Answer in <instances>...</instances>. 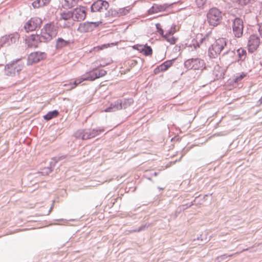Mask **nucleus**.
Masks as SVG:
<instances>
[{"instance_id": "obj_22", "label": "nucleus", "mask_w": 262, "mask_h": 262, "mask_svg": "<svg viewBox=\"0 0 262 262\" xmlns=\"http://www.w3.org/2000/svg\"><path fill=\"white\" fill-rule=\"evenodd\" d=\"M59 113L57 111L55 110L53 111L49 112L46 115L43 116V118L49 121L52 119L53 118L56 117L58 116Z\"/></svg>"}, {"instance_id": "obj_24", "label": "nucleus", "mask_w": 262, "mask_h": 262, "mask_svg": "<svg viewBox=\"0 0 262 262\" xmlns=\"http://www.w3.org/2000/svg\"><path fill=\"white\" fill-rule=\"evenodd\" d=\"M237 52L239 60H244L246 58L247 52L245 49L240 48L237 50Z\"/></svg>"}, {"instance_id": "obj_37", "label": "nucleus", "mask_w": 262, "mask_h": 262, "mask_svg": "<svg viewBox=\"0 0 262 262\" xmlns=\"http://www.w3.org/2000/svg\"><path fill=\"white\" fill-rule=\"evenodd\" d=\"M74 83V86H72L71 88H70V90H72L73 89H74L75 88H76L79 84L78 83H77V81H76V80H75V81L73 82Z\"/></svg>"}, {"instance_id": "obj_2", "label": "nucleus", "mask_w": 262, "mask_h": 262, "mask_svg": "<svg viewBox=\"0 0 262 262\" xmlns=\"http://www.w3.org/2000/svg\"><path fill=\"white\" fill-rule=\"evenodd\" d=\"M226 44L225 38H220L215 40L209 48V56L211 58L217 57L226 46Z\"/></svg>"}, {"instance_id": "obj_31", "label": "nucleus", "mask_w": 262, "mask_h": 262, "mask_svg": "<svg viewBox=\"0 0 262 262\" xmlns=\"http://www.w3.org/2000/svg\"><path fill=\"white\" fill-rule=\"evenodd\" d=\"M156 28L158 33L163 37L164 35V30L161 28V25L160 24H157L156 25Z\"/></svg>"}, {"instance_id": "obj_11", "label": "nucleus", "mask_w": 262, "mask_h": 262, "mask_svg": "<svg viewBox=\"0 0 262 262\" xmlns=\"http://www.w3.org/2000/svg\"><path fill=\"white\" fill-rule=\"evenodd\" d=\"M109 7L107 2L102 0H98L94 3L91 6L92 12H103L106 10Z\"/></svg>"}, {"instance_id": "obj_30", "label": "nucleus", "mask_w": 262, "mask_h": 262, "mask_svg": "<svg viewBox=\"0 0 262 262\" xmlns=\"http://www.w3.org/2000/svg\"><path fill=\"white\" fill-rule=\"evenodd\" d=\"M145 45H136L133 47V49L139 51L140 52L142 53L143 49L145 48Z\"/></svg>"}, {"instance_id": "obj_13", "label": "nucleus", "mask_w": 262, "mask_h": 262, "mask_svg": "<svg viewBox=\"0 0 262 262\" xmlns=\"http://www.w3.org/2000/svg\"><path fill=\"white\" fill-rule=\"evenodd\" d=\"M25 41L29 47L37 48L41 40L39 35L32 34L26 38Z\"/></svg>"}, {"instance_id": "obj_36", "label": "nucleus", "mask_w": 262, "mask_h": 262, "mask_svg": "<svg viewBox=\"0 0 262 262\" xmlns=\"http://www.w3.org/2000/svg\"><path fill=\"white\" fill-rule=\"evenodd\" d=\"M74 83V86H72L71 88H70V90H72L73 89H74L75 88H76L79 84L78 83H77V81H76V80H75V81L73 82Z\"/></svg>"}, {"instance_id": "obj_28", "label": "nucleus", "mask_w": 262, "mask_h": 262, "mask_svg": "<svg viewBox=\"0 0 262 262\" xmlns=\"http://www.w3.org/2000/svg\"><path fill=\"white\" fill-rule=\"evenodd\" d=\"M130 10L131 8L129 7L121 8L119 10V13L121 15H126L130 12Z\"/></svg>"}, {"instance_id": "obj_16", "label": "nucleus", "mask_w": 262, "mask_h": 262, "mask_svg": "<svg viewBox=\"0 0 262 262\" xmlns=\"http://www.w3.org/2000/svg\"><path fill=\"white\" fill-rule=\"evenodd\" d=\"M172 64L173 62L172 60H167L156 68L154 70V73L157 75L161 72H165L171 67Z\"/></svg>"}, {"instance_id": "obj_8", "label": "nucleus", "mask_w": 262, "mask_h": 262, "mask_svg": "<svg viewBox=\"0 0 262 262\" xmlns=\"http://www.w3.org/2000/svg\"><path fill=\"white\" fill-rule=\"evenodd\" d=\"M179 30V28L176 25L171 26L170 29L163 36V38L171 45H175L178 40V38L174 36L173 34Z\"/></svg>"}, {"instance_id": "obj_21", "label": "nucleus", "mask_w": 262, "mask_h": 262, "mask_svg": "<svg viewBox=\"0 0 262 262\" xmlns=\"http://www.w3.org/2000/svg\"><path fill=\"white\" fill-rule=\"evenodd\" d=\"M71 43V42L69 40H65L62 38H59L56 41V47L58 49H61L70 45Z\"/></svg>"}, {"instance_id": "obj_38", "label": "nucleus", "mask_w": 262, "mask_h": 262, "mask_svg": "<svg viewBox=\"0 0 262 262\" xmlns=\"http://www.w3.org/2000/svg\"><path fill=\"white\" fill-rule=\"evenodd\" d=\"M69 85L71 86V88L72 86H74V83H66V84H64V86H67Z\"/></svg>"}, {"instance_id": "obj_35", "label": "nucleus", "mask_w": 262, "mask_h": 262, "mask_svg": "<svg viewBox=\"0 0 262 262\" xmlns=\"http://www.w3.org/2000/svg\"><path fill=\"white\" fill-rule=\"evenodd\" d=\"M258 32L259 33L260 35L262 38V24L259 25Z\"/></svg>"}, {"instance_id": "obj_5", "label": "nucleus", "mask_w": 262, "mask_h": 262, "mask_svg": "<svg viewBox=\"0 0 262 262\" xmlns=\"http://www.w3.org/2000/svg\"><path fill=\"white\" fill-rule=\"evenodd\" d=\"M42 23V19L38 17L31 18L25 25L24 29L26 32L33 31L39 28Z\"/></svg>"}, {"instance_id": "obj_15", "label": "nucleus", "mask_w": 262, "mask_h": 262, "mask_svg": "<svg viewBox=\"0 0 262 262\" xmlns=\"http://www.w3.org/2000/svg\"><path fill=\"white\" fill-rule=\"evenodd\" d=\"M169 6L170 5L167 4H154L152 7L149 9L148 13L150 14H152L163 12L166 11Z\"/></svg>"}, {"instance_id": "obj_1", "label": "nucleus", "mask_w": 262, "mask_h": 262, "mask_svg": "<svg viewBox=\"0 0 262 262\" xmlns=\"http://www.w3.org/2000/svg\"><path fill=\"white\" fill-rule=\"evenodd\" d=\"M222 19V12L219 9L212 8L209 10L207 14V20L210 26H218L221 23Z\"/></svg>"}, {"instance_id": "obj_34", "label": "nucleus", "mask_w": 262, "mask_h": 262, "mask_svg": "<svg viewBox=\"0 0 262 262\" xmlns=\"http://www.w3.org/2000/svg\"><path fill=\"white\" fill-rule=\"evenodd\" d=\"M76 80L77 81V83H78V84H79L82 82H83V81H85L86 80L85 79V77H84V78H78V79H76Z\"/></svg>"}, {"instance_id": "obj_12", "label": "nucleus", "mask_w": 262, "mask_h": 262, "mask_svg": "<svg viewBox=\"0 0 262 262\" xmlns=\"http://www.w3.org/2000/svg\"><path fill=\"white\" fill-rule=\"evenodd\" d=\"M86 8L82 6L75 8L72 12L73 19L77 21L84 20L86 15Z\"/></svg>"}, {"instance_id": "obj_27", "label": "nucleus", "mask_w": 262, "mask_h": 262, "mask_svg": "<svg viewBox=\"0 0 262 262\" xmlns=\"http://www.w3.org/2000/svg\"><path fill=\"white\" fill-rule=\"evenodd\" d=\"M247 74L245 73H242L239 75L236 76L234 79V82L235 83H237L241 81L244 78H245L247 76Z\"/></svg>"}, {"instance_id": "obj_32", "label": "nucleus", "mask_w": 262, "mask_h": 262, "mask_svg": "<svg viewBox=\"0 0 262 262\" xmlns=\"http://www.w3.org/2000/svg\"><path fill=\"white\" fill-rule=\"evenodd\" d=\"M96 72L97 73V78L104 76L106 73V72L103 70H100Z\"/></svg>"}, {"instance_id": "obj_23", "label": "nucleus", "mask_w": 262, "mask_h": 262, "mask_svg": "<svg viewBox=\"0 0 262 262\" xmlns=\"http://www.w3.org/2000/svg\"><path fill=\"white\" fill-rule=\"evenodd\" d=\"M97 78V73L93 71L86 73L85 79L89 81H93Z\"/></svg>"}, {"instance_id": "obj_4", "label": "nucleus", "mask_w": 262, "mask_h": 262, "mask_svg": "<svg viewBox=\"0 0 262 262\" xmlns=\"http://www.w3.org/2000/svg\"><path fill=\"white\" fill-rule=\"evenodd\" d=\"M185 67L188 70H202L204 67V62L199 58L188 59L184 63Z\"/></svg>"}, {"instance_id": "obj_26", "label": "nucleus", "mask_w": 262, "mask_h": 262, "mask_svg": "<svg viewBox=\"0 0 262 262\" xmlns=\"http://www.w3.org/2000/svg\"><path fill=\"white\" fill-rule=\"evenodd\" d=\"M122 108L121 103H120L119 104H115L113 106L111 105L109 107L107 108L105 110V112H110L114 111V108L116 110L121 109Z\"/></svg>"}, {"instance_id": "obj_17", "label": "nucleus", "mask_w": 262, "mask_h": 262, "mask_svg": "<svg viewBox=\"0 0 262 262\" xmlns=\"http://www.w3.org/2000/svg\"><path fill=\"white\" fill-rule=\"evenodd\" d=\"M196 45L194 46L195 48L200 47L201 45L204 43L205 45L209 42V36L208 34L203 36L202 34H198L196 36Z\"/></svg>"}, {"instance_id": "obj_39", "label": "nucleus", "mask_w": 262, "mask_h": 262, "mask_svg": "<svg viewBox=\"0 0 262 262\" xmlns=\"http://www.w3.org/2000/svg\"><path fill=\"white\" fill-rule=\"evenodd\" d=\"M259 102H260V104H262V96L259 99Z\"/></svg>"}, {"instance_id": "obj_29", "label": "nucleus", "mask_w": 262, "mask_h": 262, "mask_svg": "<svg viewBox=\"0 0 262 262\" xmlns=\"http://www.w3.org/2000/svg\"><path fill=\"white\" fill-rule=\"evenodd\" d=\"M207 0H195V3L199 8H203L206 5Z\"/></svg>"}, {"instance_id": "obj_25", "label": "nucleus", "mask_w": 262, "mask_h": 262, "mask_svg": "<svg viewBox=\"0 0 262 262\" xmlns=\"http://www.w3.org/2000/svg\"><path fill=\"white\" fill-rule=\"evenodd\" d=\"M142 53L145 56L151 55L152 54V50L149 46H145Z\"/></svg>"}, {"instance_id": "obj_7", "label": "nucleus", "mask_w": 262, "mask_h": 262, "mask_svg": "<svg viewBox=\"0 0 262 262\" xmlns=\"http://www.w3.org/2000/svg\"><path fill=\"white\" fill-rule=\"evenodd\" d=\"M47 57V54L43 52H34L30 54L28 57L27 64L32 65L43 60Z\"/></svg>"}, {"instance_id": "obj_19", "label": "nucleus", "mask_w": 262, "mask_h": 262, "mask_svg": "<svg viewBox=\"0 0 262 262\" xmlns=\"http://www.w3.org/2000/svg\"><path fill=\"white\" fill-rule=\"evenodd\" d=\"M93 24V23H84L80 24L78 28V31L82 33L91 31L92 30V25Z\"/></svg>"}, {"instance_id": "obj_10", "label": "nucleus", "mask_w": 262, "mask_h": 262, "mask_svg": "<svg viewBox=\"0 0 262 262\" xmlns=\"http://www.w3.org/2000/svg\"><path fill=\"white\" fill-rule=\"evenodd\" d=\"M260 39L256 35L250 36L248 42V50L250 53H253L257 50L260 45Z\"/></svg>"}, {"instance_id": "obj_33", "label": "nucleus", "mask_w": 262, "mask_h": 262, "mask_svg": "<svg viewBox=\"0 0 262 262\" xmlns=\"http://www.w3.org/2000/svg\"><path fill=\"white\" fill-rule=\"evenodd\" d=\"M237 2H238L239 4H240L242 5H246L247 4L249 0H236Z\"/></svg>"}, {"instance_id": "obj_3", "label": "nucleus", "mask_w": 262, "mask_h": 262, "mask_svg": "<svg viewBox=\"0 0 262 262\" xmlns=\"http://www.w3.org/2000/svg\"><path fill=\"white\" fill-rule=\"evenodd\" d=\"M57 34V29L53 23L46 24L41 30V36L45 41H49Z\"/></svg>"}, {"instance_id": "obj_9", "label": "nucleus", "mask_w": 262, "mask_h": 262, "mask_svg": "<svg viewBox=\"0 0 262 262\" xmlns=\"http://www.w3.org/2000/svg\"><path fill=\"white\" fill-rule=\"evenodd\" d=\"M22 66L18 62H13L8 64L5 69L6 75L10 76H13L18 74L21 70Z\"/></svg>"}, {"instance_id": "obj_6", "label": "nucleus", "mask_w": 262, "mask_h": 262, "mask_svg": "<svg viewBox=\"0 0 262 262\" xmlns=\"http://www.w3.org/2000/svg\"><path fill=\"white\" fill-rule=\"evenodd\" d=\"M232 31L234 36L236 37H241L243 34L244 23L242 19L235 18L232 21Z\"/></svg>"}, {"instance_id": "obj_18", "label": "nucleus", "mask_w": 262, "mask_h": 262, "mask_svg": "<svg viewBox=\"0 0 262 262\" xmlns=\"http://www.w3.org/2000/svg\"><path fill=\"white\" fill-rule=\"evenodd\" d=\"M118 44V42H112L111 43L103 44L101 46H98L94 47L91 51L90 52H99L101 50L110 48L113 46H117Z\"/></svg>"}, {"instance_id": "obj_20", "label": "nucleus", "mask_w": 262, "mask_h": 262, "mask_svg": "<svg viewBox=\"0 0 262 262\" xmlns=\"http://www.w3.org/2000/svg\"><path fill=\"white\" fill-rule=\"evenodd\" d=\"M51 0H36L32 3L34 8H39L48 5Z\"/></svg>"}, {"instance_id": "obj_14", "label": "nucleus", "mask_w": 262, "mask_h": 262, "mask_svg": "<svg viewBox=\"0 0 262 262\" xmlns=\"http://www.w3.org/2000/svg\"><path fill=\"white\" fill-rule=\"evenodd\" d=\"M73 14L71 11H64L60 14V20L67 21L64 27H70L73 25Z\"/></svg>"}]
</instances>
